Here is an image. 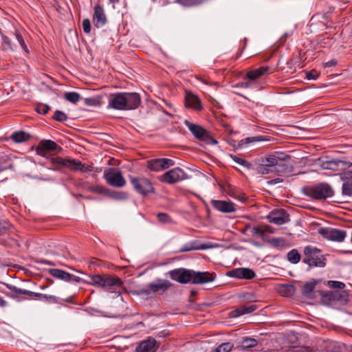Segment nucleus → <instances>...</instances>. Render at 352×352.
<instances>
[{
  "label": "nucleus",
  "mask_w": 352,
  "mask_h": 352,
  "mask_svg": "<svg viewBox=\"0 0 352 352\" xmlns=\"http://www.w3.org/2000/svg\"><path fill=\"white\" fill-rule=\"evenodd\" d=\"M66 168L71 170H79L82 173H87L92 170V166L82 164L77 160L64 159L61 157H51L50 169L56 171L63 172Z\"/></svg>",
  "instance_id": "f257e3e1"
},
{
  "label": "nucleus",
  "mask_w": 352,
  "mask_h": 352,
  "mask_svg": "<svg viewBox=\"0 0 352 352\" xmlns=\"http://www.w3.org/2000/svg\"><path fill=\"white\" fill-rule=\"evenodd\" d=\"M301 191L304 195L316 201L325 200L333 197L334 195V191L331 186L325 182L305 186L302 188Z\"/></svg>",
  "instance_id": "f03ea898"
},
{
  "label": "nucleus",
  "mask_w": 352,
  "mask_h": 352,
  "mask_svg": "<svg viewBox=\"0 0 352 352\" xmlns=\"http://www.w3.org/2000/svg\"><path fill=\"white\" fill-rule=\"evenodd\" d=\"M302 261L309 268L324 267L326 265L327 259L320 249L309 245L303 248Z\"/></svg>",
  "instance_id": "7ed1b4c3"
},
{
  "label": "nucleus",
  "mask_w": 352,
  "mask_h": 352,
  "mask_svg": "<svg viewBox=\"0 0 352 352\" xmlns=\"http://www.w3.org/2000/svg\"><path fill=\"white\" fill-rule=\"evenodd\" d=\"M195 139L208 145L217 144L218 142L214 139L212 133L199 124H194L185 120L184 122Z\"/></svg>",
  "instance_id": "20e7f679"
},
{
  "label": "nucleus",
  "mask_w": 352,
  "mask_h": 352,
  "mask_svg": "<svg viewBox=\"0 0 352 352\" xmlns=\"http://www.w3.org/2000/svg\"><path fill=\"white\" fill-rule=\"evenodd\" d=\"M88 284L95 287H102L104 289H109L113 287H120L123 282L118 276H113L109 274H95L89 276Z\"/></svg>",
  "instance_id": "39448f33"
},
{
  "label": "nucleus",
  "mask_w": 352,
  "mask_h": 352,
  "mask_svg": "<svg viewBox=\"0 0 352 352\" xmlns=\"http://www.w3.org/2000/svg\"><path fill=\"white\" fill-rule=\"evenodd\" d=\"M172 285L173 284L168 280L157 278L155 282L148 283L146 288L137 289L133 293L138 296L148 297L152 293L162 294Z\"/></svg>",
  "instance_id": "423d86ee"
},
{
  "label": "nucleus",
  "mask_w": 352,
  "mask_h": 352,
  "mask_svg": "<svg viewBox=\"0 0 352 352\" xmlns=\"http://www.w3.org/2000/svg\"><path fill=\"white\" fill-rule=\"evenodd\" d=\"M130 182L135 190L139 194L146 196L149 193H154L155 188L151 182L144 177L129 176Z\"/></svg>",
  "instance_id": "0eeeda50"
},
{
  "label": "nucleus",
  "mask_w": 352,
  "mask_h": 352,
  "mask_svg": "<svg viewBox=\"0 0 352 352\" xmlns=\"http://www.w3.org/2000/svg\"><path fill=\"white\" fill-rule=\"evenodd\" d=\"M63 148L58 146L55 142L50 140H43L39 142L36 147V154L42 157H46L51 162V157L56 156H48L50 152L56 151L60 152ZM51 166L49 168H50Z\"/></svg>",
  "instance_id": "6e6552de"
},
{
  "label": "nucleus",
  "mask_w": 352,
  "mask_h": 352,
  "mask_svg": "<svg viewBox=\"0 0 352 352\" xmlns=\"http://www.w3.org/2000/svg\"><path fill=\"white\" fill-rule=\"evenodd\" d=\"M318 233L324 239L337 242L343 241L346 236L345 230L332 228H320Z\"/></svg>",
  "instance_id": "1a4fd4ad"
},
{
  "label": "nucleus",
  "mask_w": 352,
  "mask_h": 352,
  "mask_svg": "<svg viewBox=\"0 0 352 352\" xmlns=\"http://www.w3.org/2000/svg\"><path fill=\"white\" fill-rule=\"evenodd\" d=\"M104 178L111 186L122 188L125 186L126 181L119 170L109 169L108 172L104 173Z\"/></svg>",
  "instance_id": "9d476101"
},
{
  "label": "nucleus",
  "mask_w": 352,
  "mask_h": 352,
  "mask_svg": "<svg viewBox=\"0 0 352 352\" xmlns=\"http://www.w3.org/2000/svg\"><path fill=\"white\" fill-rule=\"evenodd\" d=\"M274 160H276L275 158L271 157L269 155L261 157L256 168L257 173L267 175L275 173V165L276 162Z\"/></svg>",
  "instance_id": "9b49d317"
},
{
  "label": "nucleus",
  "mask_w": 352,
  "mask_h": 352,
  "mask_svg": "<svg viewBox=\"0 0 352 352\" xmlns=\"http://www.w3.org/2000/svg\"><path fill=\"white\" fill-rule=\"evenodd\" d=\"M170 278L181 284L191 283L192 270L177 268L168 272Z\"/></svg>",
  "instance_id": "f8f14e48"
},
{
  "label": "nucleus",
  "mask_w": 352,
  "mask_h": 352,
  "mask_svg": "<svg viewBox=\"0 0 352 352\" xmlns=\"http://www.w3.org/2000/svg\"><path fill=\"white\" fill-rule=\"evenodd\" d=\"M269 222L280 226L290 221L289 214L283 208L274 209L266 216Z\"/></svg>",
  "instance_id": "ddd939ff"
},
{
  "label": "nucleus",
  "mask_w": 352,
  "mask_h": 352,
  "mask_svg": "<svg viewBox=\"0 0 352 352\" xmlns=\"http://www.w3.org/2000/svg\"><path fill=\"white\" fill-rule=\"evenodd\" d=\"M186 178V177L184 171L181 168L177 167L167 171L162 175L160 181L173 184Z\"/></svg>",
  "instance_id": "4468645a"
},
{
  "label": "nucleus",
  "mask_w": 352,
  "mask_h": 352,
  "mask_svg": "<svg viewBox=\"0 0 352 352\" xmlns=\"http://www.w3.org/2000/svg\"><path fill=\"white\" fill-rule=\"evenodd\" d=\"M175 162L168 158H155L147 161V168L150 170L159 172L173 166Z\"/></svg>",
  "instance_id": "2eb2a0df"
},
{
  "label": "nucleus",
  "mask_w": 352,
  "mask_h": 352,
  "mask_svg": "<svg viewBox=\"0 0 352 352\" xmlns=\"http://www.w3.org/2000/svg\"><path fill=\"white\" fill-rule=\"evenodd\" d=\"M6 286L12 292L11 293H8L7 296L13 299H16L18 301L22 300L23 299L20 298L19 295H26L33 299H36L39 298L40 293H36L26 289H22L16 287L14 285L8 283L6 284Z\"/></svg>",
  "instance_id": "dca6fc26"
},
{
  "label": "nucleus",
  "mask_w": 352,
  "mask_h": 352,
  "mask_svg": "<svg viewBox=\"0 0 352 352\" xmlns=\"http://www.w3.org/2000/svg\"><path fill=\"white\" fill-rule=\"evenodd\" d=\"M124 92L111 94L109 98V107L116 110H126Z\"/></svg>",
  "instance_id": "f3484780"
},
{
  "label": "nucleus",
  "mask_w": 352,
  "mask_h": 352,
  "mask_svg": "<svg viewBox=\"0 0 352 352\" xmlns=\"http://www.w3.org/2000/svg\"><path fill=\"white\" fill-rule=\"evenodd\" d=\"M216 278L215 273L195 272L192 270V284H204L212 282Z\"/></svg>",
  "instance_id": "a211bd4d"
},
{
  "label": "nucleus",
  "mask_w": 352,
  "mask_h": 352,
  "mask_svg": "<svg viewBox=\"0 0 352 352\" xmlns=\"http://www.w3.org/2000/svg\"><path fill=\"white\" fill-rule=\"evenodd\" d=\"M227 275L230 277L245 280H251L256 276L255 272L252 269L245 267L233 269L228 272Z\"/></svg>",
  "instance_id": "6ab92c4d"
},
{
  "label": "nucleus",
  "mask_w": 352,
  "mask_h": 352,
  "mask_svg": "<svg viewBox=\"0 0 352 352\" xmlns=\"http://www.w3.org/2000/svg\"><path fill=\"white\" fill-rule=\"evenodd\" d=\"M92 20L94 26L97 28L103 27L107 22L104 9L99 4L96 5L94 7Z\"/></svg>",
  "instance_id": "aec40b11"
},
{
  "label": "nucleus",
  "mask_w": 352,
  "mask_h": 352,
  "mask_svg": "<svg viewBox=\"0 0 352 352\" xmlns=\"http://www.w3.org/2000/svg\"><path fill=\"white\" fill-rule=\"evenodd\" d=\"M126 98V110H134L138 109L141 103V97L135 92H124Z\"/></svg>",
  "instance_id": "412c9836"
},
{
  "label": "nucleus",
  "mask_w": 352,
  "mask_h": 352,
  "mask_svg": "<svg viewBox=\"0 0 352 352\" xmlns=\"http://www.w3.org/2000/svg\"><path fill=\"white\" fill-rule=\"evenodd\" d=\"M211 204L214 209L221 212L230 213L236 211L235 204L230 201L212 199Z\"/></svg>",
  "instance_id": "4be33fe9"
},
{
  "label": "nucleus",
  "mask_w": 352,
  "mask_h": 352,
  "mask_svg": "<svg viewBox=\"0 0 352 352\" xmlns=\"http://www.w3.org/2000/svg\"><path fill=\"white\" fill-rule=\"evenodd\" d=\"M158 348L155 338L149 337L142 341L136 347V352H155Z\"/></svg>",
  "instance_id": "5701e85b"
},
{
  "label": "nucleus",
  "mask_w": 352,
  "mask_h": 352,
  "mask_svg": "<svg viewBox=\"0 0 352 352\" xmlns=\"http://www.w3.org/2000/svg\"><path fill=\"white\" fill-rule=\"evenodd\" d=\"M270 67L268 66L259 67L256 69H253L248 71L246 74L245 78L249 80H255L265 75L269 74Z\"/></svg>",
  "instance_id": "b1692460"
},
{
  "label": "nucleus",
  "mask_w": 352,
  "mask_h": 352,
  "mask_svg": "<svg viewBox=\"0 0 352 352\" xmlns=\"http://www.w3.org/2000/svg\"><path fill=\"white\" fill-rule=\"evenodd\" d=\"M185 101L187 107L192 108L196 111H201L202 109L199 98L191 93H186Z\"/></svg>",
  "instance_id": "393cba45"
},
{
  "label": "nucleus",
  "mask_w": 352,
  "mask_h": 352,
  "mask_svg": "<svg viewBox=\"0 0 352 352\" xmlns=\"http://www.w3.org/2000/svg\"><path fill=\"white\" fill-rule=\"evenodd\" d=\"M210 246L207 244L202 243L199 244L197 241H192L184 244L180 249L178 250V252H186L191 250H206L209 248Z\"/></svg>",
  "instance_id": "a878e982"
},
{
  "label": "nucleus",
  "mask_w": 352,
  "mask_h": 352,
  "mask_svg": "<svg viewBox=\"0 0 352 352\" xmlns=\"http://www.w3.org/2000/svg\"><path fill=\"white\" fill-rule=\"evenodd\" d=\"M257 309V305H243L241 306L236 309L232 311L230 313L232 317H238L243 314H250L254 311Z\"/></svg>",
  "instance_id": "bb28decb"
},
{
  "label": "nucleus",
  "mask_w": 352,
  "mask_h": 352,
  "mask_svg": "<svg viewBox=\"0 0 352 352\" xmlns=\"http://www.w3.org/2000/svg\"><path fill=\"white\" fill-rule=\"evenodd\" d=\"M344 165H346V162L342 160H327L322 162V167L324 169L337 170L340 168H342Z\"/></svg>",
  "instance_id": "cd10ccee"
},
{
  "label": "nucleus",
  "mask_w": 352,
  "mask_h": 352,
  "mask_svg": "<svg viewBox=\"0 0 352 352\" xmlns=\"http://www.w3.org/2000/svg\"><path fill=\"white\" fill-rule=\"evenodd\" d=\"M49 273L54 277L67 282H69V278L72 277L71 274L60 269H50Z\"/></svg>",
  "instance_id": "c85d7f7f"
},
{
  "label": "nucleus",
  "mask_w": 352,
  "mask_h": 352,
  "mask_svg": "<svg viewBox=\"0 0 352 352\" xmlns=\"http://www.w3.org/2000/svg\"><path fill=\"white\" fill-rule=\"evenodd\" d=\"M293 170V166L287 161H280L276 163L275 173H290Z\"/></svg>",
  "instance_id": "c756f323"
},
{
  "label": "nucleus",
  "mask_w": 352,
  "mask_h": 352,
  "mask_svg": "<svg viewBox=\"0 0 352 352\" xmlns=\"http://www.w3.org/2000/svg\"><path fill=\"white\" fill-rule=\"evenodd\" d=\"M267 243L278 250H283L289 246V244L283 238H272L268 239Z\"/></svg>",
  "instance_id": "7c9ffc66"
},
{
  "label": "nucleus",
  "mask_w": 352,
  "mask_h": 352,
  "mask_svg": "<svg viewBox=\"0 0 352 352\" xmlns=\"http://www.w3.org/2000/svg\"><path fill=\"white\" fill-rule=\"evenodd\" d=\"M30 135L23 131L14 132L11 135L12 140L16 143L27 141L30 139Z\"/></svg>",
  "instance_id": "2f4dec72"
},
{
  "label": "nucleus",
  "mask_w": 352,
  "mask_h": 352,
  "mask_svg": "<svg viewBox=\"0 0 352 352\" xmlns=\"http://www.w3.org/2000/svg\"><path fill=\"white\" fill-rule=\"evenodd\" d=\"M228 193L230 196L235 199L239 200L242 203H245L248 200V197L243 192L231 186H230V190Z\"/></svg>",
  "instance_id": "473e14b6"
},
{
  "label": "nucleus",
  "mask_w": 352,
  "mask_h": 352,
  "mask_svg": "<svg viewBox=\"0 0 352 352\" xmlns=\"http://www.w3.org/2000/svg\"><path fill=\"white\" fill-rule=\"evenodd\" d=\"M287 259L292 264H297L301 259V255L298 250L292 249L287 254Z\"/></svg>",
  "instance_id": "72a5a7b5"
},
{
  "label": "nucleus",
  "mask_w": 352,
  "mask_h": 352,
  "mask_svg": "<svg viewBox=\"0 0 352 352\" xmlns=\"http://www.w3.org/2000/svg\"><path fill=\"white\" fill-rule=\"evenodd\" d=\"M107 197L116 200H125L128 199L129 195L126 192L111 190L109 189Z\"/></svg>",
  "instance_id": "f704fd0d"
},
{
  "label": "nucleus",
  "mask_w": 352,
  "mask_h": 352,
  "mask_svg": "<svg viewBox=\"0 0 352 352\" xmlns=\"http://www.w3.org/2000/svg\"><path fill=\"white\" fill-rule=\"evenodd\" d=\"M279 292L283 296H291L295 293V287L291 284L283 285L280 288Z\"/></svg>",
  "instance_id": "c9c22d12"
},
{
  "label": "nucleus",
  "mask_w": 352,
  "mask_h": 352,
  "mask_svg": "<svg viewBox=\"0 0 352 352\" xmlns=\"http://www.w3.org/2000/svg\"><path fill=\"white\" fill-rule=\"evenodd\" d=\"M316 283L314 282H307L302 288V294L304 296L310 298L312 292L314 291L316 287Z\"/></svg>",
  "instance_id": "e433bc0d"
},
{
  "label": "nucleus",
  "mask_w": 352,
  "mask_h": 352,
  "mask_svg": "<svg viewBox=\"0 0 352 352\" xmlns=\"http://www.w3.org/2000/svg\"><path fill=\"white\" fill-rule=\"evenodd\" d=\"M343 181L342 186V194L344 196H352V180L342 179Z\"/></svg>",
  "instance_id": "4c0bfd02"
},
{
  "label": "nucleus",
  "mask_w": 352,
  "mask_h": 352,
  "mask_svg": "<svg viewBox=\"0 0 352 352\" xmlns=\"http://www.w3.org/2000/svg\"><path fill=\"white\" fill-rule=\"evenodd\" d=\"M344 169L341 175V179L352 180V163L346 162V165L342 167Z\"/></svg>",
  "instance_id": "58836bf2"
},
{
  "label": "nucleus",
  "mask_w": 352,
  "mask_h": 352,
  "mask_svg": "<svg viewBox=\"0 0 352 352\" xmlns=\"http://www.w3.org/2000/svg\"><path fill=\"white\" fill-rule=\"evenodd\" d=\"M272 158H275L276 160H274L275 162H276V163H278V162H280V161H288L291 159V157L290 155H287V153H283V152H274L271 154H268Z\"/></svg>",
  "instance_id": "ea45409f"
},
{
  "label": "nucleus",
  "mask_w": 352,
  "mask_h": 352,
  "mask_svg": "<svg viewBox=\"0 0 352 352\" xmlns=\"http://www.w3.org/2000/svg\"><path fill=\"white\" fill-rule=\"evenodd\" d=\"M241 346L243 349H248L257 345L258 342L256 340L251 338H244L241 342Z\"/></svg>",
  "instance_id": "a19ab883"
},
{
  "label": "nucleus",
  "mask_w": 352,
  "mask_h": 352,
  "mask_svg": "<svg viewBox=\"0 0 352 352\" xmlns=\"http://www.w3.org/2000/svg\"><path fill=\"white\" fill-rule=\"evenodd\" d=\"M15 37L17 41L19 42L20 46L21 47L22 50L24 51V52L26 54H28L30 53L29 49L26 45V43L23 38V36H22L21 33L19 31L15 32Z\"/></svg>",
  "instance_id": "79ce46f5"
},
{
  "label": "nucleus",
  "mask_w": 352,
  "mask_h": 352,
  "mask_svg": "<svg viewBox=\"0 0 352 352\" xmlns=\"http://www.w3.org/2000/svg\"><path fill=\"white\" fill-rule=\"evenodd\" d=\"M265 139L261 137V136H255V137H251V138H245L243 140H241L239 144H238V147L239 148H243L244 146L250 144V143H252V142H258V141H262V140H264Z\"/></svg>",
  "instance_id": "37998d69"
},
{
  "label": "nucleus",
  "mask_w": 352,
  "mask_h": 352,
  "mask_svg": "<svg viewBox=\"0 0 352 352\" xmlns=\"http://www.w3.org/2000/svg\"><path fill=\"white\" fill-rule=\"evenodd\" d=\"M276 352H314L306 346H290L287 349H280Z\"/></svg>",
  "instance_id": "c03bdc74"
},
{
  "label": "nucleus",
  "mask_w": 352,
  "mask_h": 352,
  "mask_svg": "<svg viewBox=\"0 0 352 352\" xmlns=\"http://www.w3.org/2000/svg\"><path fill=\"white\" fill-rule=\"evenodd\" d=\"M64 98L72 103H76L80 100V96L77 92H66L64 94Z\"/></svg>",
  "instance_id": "a18cd8bd"
},
{
  "label": "nucleus",
  "mask_w": 352,
  "mask_h": 352,
  "mask_svg": "<svg viewBox=\"0 0 352 352\" xmlns=\"http://www.w3.org/2000/svg\"><path fill=\"white\" fill-rule=\"evenodd\" d=\"M245 230H250L252 236H258L263 239L265 236L264 231L259 227H251L250 225L245 226Z\"/></svg>",
  "instance_id": "49530a36"
},
{
  "label": "nucleus",
  "mask_w": 352,
  "mask_h": 352,
  "mask_svg": "<svg viewBox=\"0 0 352 352\" xmlns=\"http://www.w3.org/2000/svg\"><path fill=\"white\" fill-rule=\"evenodd\" d=\"M230 157L237 164L245 167L248 169H251L252 168V165L251 163L248 162L247 160L242 159L236 155H230Z\"/></svg>",
  "instance_id": "de8ad7c7"
},
{
  "label": "nucleus",
  "mask_w": 352,
  "mask_h": 352,
  "mask_svg": "<svg viewBox=\"0 0 352 352\" xmlns=\"http://www.w3.org/2000/svg\"><path fill=\"white\" fill-rule=\"evenodd\" d=\"M234 348V344L232 342H223L216 347L217 352H230Z\"/></svg>",
  "instance_id": "09e8293b"
},
{
  "label": "nucleus",
  "mask_w": 352,
  "mask_h": 352,
  "mask_svg": "<svg viewBox=\"0 0 352 352\" xmlns=\"http://www.w3.org/2000/svg\"><path fill=\"white\" fill-rule=\"evenodd\" d=\"M1 34L2 43L1 47L3 50L13 51L12 45L10 39L6 35Z\"/></svg>",
  "instance_id": "8fccbe9b"
},
{
  "label": "nucleus",
  "mask_w": 352,
  "mask_h": 352,
  "mask_svg": "<svg viewBox=\"0 0 352 352\" xmlns=\"http://www.w3.org/2000/svg\"><path fill=\"white\" fill-rule=\"evenodd\" d=\"M89 190L91 192H94L95 193H97V194H101V195H104L107 196L109 189L106 188L103 186L96 185V186H91L89 188Z\"/></svg>",
  "instance_id": "3c124183"
},
{
  "label": "nucleus",
  "mask_w": 352,
  "mask_h": 352,
  "mask_svg": "<svg viewBox=\"0 0 352 352\" xmlns=\"http://www.w3.org/2000/svg\"><path fill=\"white\" fill-rule=\"evenodd\" d=\"M157 218L158 221L162 223H170L172 222L170 216L165 212H159L157 214Z\"/></svg>",
  "instance_id": "603ef678"
},
{
  "label": "nucleus",
  "mask_w": 352,
  "mask_h": 352,
  "mask_svg": "<svg viewBox=\"0 0 352 352\" xmlns=\"http://www.w3.org/2000/svg\"><path fill=\"white\" fill-rule=\"evenodd\" d=\"M52 118L56 121L62 122L67 120V116L63 111L56 110Z\"/></svg>",
  "instance_id": "864d4df0"
},
{
  "label": "nucleus",
  "mask_w": 352,
  "mask_h": 352,
  "mask_svg": "<svg viewBox=\"0 0 352 352\" xmlns=\"http://www.w3.org/2000/svg\"><path fill=\"white\" fill-rule=\"evenodd\" d=\"M51 107L43 103L38 104L36 107L35 110L36 111L42 115H45L48 113V111L50 110Z\"/></svg>",
  "instance_id": "5fc2aeb1"
},
{
  "label": "nucleus",
  "mask_w": 352,
  "mask_h": 352,
  "mask_svg": "<svg viewBox=\"0 0 352 352\" xmlns=\"http://www.w3.org/2000/svg\"><path fill=\"white\" fill-rule=\"evenodd\" d=\"M38 298L44 299L45 300H46L47 302H54V303L58 302V298L55 296H52V295H47V294L40 293Z\"/></svg>",
  "instance_id": "6e6d98bb"
},
{
  "label": "nucleus",
  "mask_w": 352,
  "mask_h": 352,
  "mask_svg": "<svg viewBox=\"0 0 352 352\" xmlns=\"http://www.w3.org/2000/svg\"><path fill=\"white\" fill-rule=\"evenodd\" d=\"M244 301L247 302H255L256 301V296L252 292L243 293L241 296Z\"/></svg>",
  "instance_id": "4d7b16f0"
},
{
  "label": "nucleus",
  "mask_w": 352,
  "mask_h": 352,
  "mask_svg": "<svg viewBox=\"0 0 352 352\" xmlns=\"http://www.w3.org/2000/svg\"><path fill=\"white\" fill-rule=\"evenodd\" d=\"M82 26L83 32L85 34L90 33L91 26L90 20L89 19H84L82 20Z\"/></svg>",
  "instance_id": "13d9d810"
},
{
  "label": "nucleus",
  "mask_w": 352,
  "mask_h": 352,
  "mask_svg": "<svg viewBox=\"0 0 352 352\" xmlns=\"http://www.w3.org/2000/svg\"><path fill=\"white\" fill-rule=\"evenodd\" d=\"M328 285L331 288H338L340 289H342L345 287V284L344 283L336 280L328 281Z\"/></svg>",
  "instance_id": "bf43d9fd"
},
{
  "label": "nucleus",
  "mask_w": 352,
  "mask_h": 352,
  "mask_svg": "<svg viewBox=\"0 0 352 352\" xmlns=\"http://www.w3.org/2000/svg\"><path fill=\"white\" fill-rule=\"evenodd\" d=\"M320 76V73L316 69H312L306 72V78L308 80H316Z\"/></svg>",
  "instance_id": "052dcab7"
},
{
  "label": "nucleus",
  "mask_w": 352,
  "mask_h": 352,
  "mask_svg": "<svg viewBox=\"0 0 352 352\" xmlns=\"http://www.w3.org/2000/svg\"><path fill=\"white\" fill-rule=\"evenodd\" d=\"M320 295L322 298H327L329 300H332L336 299L335 294L333 292H321Z\"/></svg>",
  "instance_id": "680f3d73"
},
{
  "label": "nucleus",
  "mask_w": 352,
  "mask_h": 352,
  "mask_svg": "<svg viewBox=\"0 0 352 352\" xmlns=\"http://www.w3.org/2000/svg\"><path fill=\"white\" fill-rule=\"evenodd\" d=\"M71 278H69V282L70 281H74V282H76V283H87L88 284V281L89 280H84L82 278L78 277V276H76L73 274H71Z\"/></svg>",
  "instance_id": "e2e57ef3"
},
{
  "label": "nucleus",
  "mask_w": 352,
  "mask_h": 352,
  "mask_svg": "<svg viewBox=\"0 0 352 352\" xmlns=\"http://www.w3.org/2000/svg\"><path fill=\"white\" fill-rule=\"evenodd\" d=\"M177 1L185 6H190L195 3V0H177Z\"/></svg>",
  "instance_id": "0e129e2a"
},
{
  "label": "nucleus",
  "mask_w": 352,
  "mask_h": 352,
  "mask_svg": "<svg viewBox=\"0 0 352 352\" xmlns=\"http://www.w3.org/2000/svg\"><path fill=\"white\" fill-rule=\"evenodd\" d=\"M10 225L8 223H1L0 222V234H2L3 232L7 230L10 228Z\"/></svg>",
  "instance_id": "69168bd1"
},
{
  "label": "nucleus",
  "mask_w": 352,
  "mask_h": 352,
  "mask_svg": "<svg viewBox=\"0 0 352 352\" xmlns=\"http://www.w3.org/2000/svg\"><path fill=\"white\" fill-rule=\"evenodd\" d=\"M338 65V61L336 59H332L324 64L325 67H335Z\"/></svg>",
  "instance_id": "338daca9"
},
{
  "label": "nucleus",
  "mask_w": 352,
  "mask_h": 352,
  "mask_svg": "<svg viewBox=\"0 0 352 352\" xmlns=\"http://www.w3.org/2000/svg\"><path fill=\"white\" fill-rule=\"evenodd\" d=\"M6 164V162L5 160L3 161L0 160V173L8 168V165H7Z\"/></svg>",
  "instance_id": "774afa93"
}]
</instances>
